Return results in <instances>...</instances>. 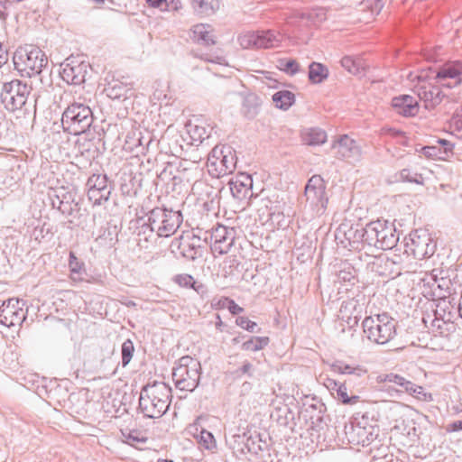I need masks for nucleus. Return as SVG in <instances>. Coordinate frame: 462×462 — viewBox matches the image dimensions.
I'll list each match as a JSON object with an SVG mask.
<instances>
[{
	"label": "nucleus",
	"instance_id": "nucleus-34",
	"mask_svg": "<svg viewBox=\"0 0 462 462\" xmlns=\"http://www.w3.org/2000/svg\"><path fill=\"white\" fill-rule=\"evenodd\" d=\"M190 4L194 11L200 15H209L220 7L218 0H190Z\"/></svg>",
	"mask_w": 462,
	"mask_h": 462
},
{
	"label": "nucleus",
	"instance_id": "nucleus-52",
	"mask_svg": "<svg viewBox=\"0 0 462 462\" xmlns=\"http://www.w3.org/2000/svg\"><path fill=\"white\" fill-rule=\"evenodd\" d=\"M382 132L383 134H388L394 139H396V142L403 146H409V138L406 136L405 132L392 128V127H383L382 129Z\"/></svg>",
	"mask_w": 462,
	"mask_h": 462
},
{
	"label": "nucleus",
	"instance_id": "nucleus-47",
	"mask_svg": "<svg viewBox=\"0 0 462 462\" xmlns=\"http://www.w3.org/2000/svg\"><path fill=\"white\" fill-rule=\"evenodd\" d=\"M43 128L46 133L50 134H59L60 130L64 131V119L56 118V120H52L53 117H43Z\"/></svg>",
	"mask_w": 462,
	"mask_h": 462
},
{
	"label": "nucleus",
	"instance_id": "nucleus-22",
	"mask_svg": "<svg viewBox=\"0 0 462 462\" xmlns=\"http://www.w3.org/2000/svg\"><path fill=\"white\" fill-rule=\"evenodd\" d=\"M436 270H433L427 280L428 285L432 291V294L437 297L440 301L446 302V306H449L450 302L446 300V298L450 294L451 281L447 277L438 278L437 274L434 273Z\"/></svg>",
	"mask_w": 462,
	"mask_h": 462
},
{
	"label": "nucleus",
	"instance_id": "nucleus-11",
	"mask_svg": "<svg viewBox=\"0 0 462 462\" xmlns=\"http://www.w3.org/2000/svg\"><path fill=\"white\" fill-rule=\"evenodd\" d=\"M31 88L20 79H13L3 86L1 102L9 113H14L23 108L26 103Z\"/></svg>",
	"mask_w": 462,
	"mask_h": 462
},
{
	"label": "nucleus",
	"instance_id": "nucleus-59",
	"mask_svg": "<svg viewBox=\"0 0 462 462\" xmlns=\"http://www.w3.org/2000/svg\"><path fill=\"white\" fill-rule=\"evenodd\" d=\"M437 143L442 146L441 152L444 154L446 160L448 157H449V155L453 154L454 144L451 142L446 139L439 138Z\"/></svg>",
	"mask_w": 462,
	"mask_h": 462
},
{
	"label": "nucleus",
	"instance_id": "nucleus-41",
	"mask_svg": "<svg viewBox=\"0 0 462 462\" xmlns=\"http://www.w3.org/2000/svg\"><path fill=\"white\" fill-rule=\"evenodd\" d=\"M87 187L88 189H97V190L106 189L109 192L112 190L106 174L91 175L87 181Z\"/></svg>",
	"mask_w": 462,
	"mask_h": 462
},
{
	"label": "nucleus",
	"instance_id": "nucleus-61",
	"mask_svg": "<svg viewBox=\"0 0 462 462\" xmlns=\"http://www.w3.org/2000/svg\"><path fill=\"white\" fill-rule=\"evenodd\" d=\"M230 299L228 297H220L218 299L214 298L211 301V307L215 310H223L227 308Z\"/></svg>",
	"mask_w": 462,
	"mask_h": 462
},
{
	"label": "nucleus",
	"instance_id": "nucleus-49",
	"mask_svg": "<svg viewBox=\"0 0 462 462\" xmlns=\"http://www.w3.org/2000/svg\"><path fill=\"white\" fill-rule=\"evenodd\" d=\"M376 380L379 383H393L394 385L400 386L402 389L407 381V379H405L403 376L393 373L380 374L377 376Z\"/></svg>",
	"mask_w": 462,
	"mask_h": 462
},
{
	"label": "nucleus",
	"instance_id": "nucleus-18",
	"mask_svg": "<svg viewBox=\"0 0 462 462\" xmlns=\"http://www.w3.org/2000/svg\"><path fill=\"white\" fill-rule=\"evenodd\" d=\"M211 250L220 255L227 254L236 239V229L217 224L211 230Z\"/></svg>",
	"mask_w": 462,
	"mask_h": 462
},
{
	"label": "nucleus",
	"instance_id": "nucleus-25",
	"mask_svg": "<svg viewBox=\"0 0 462 462\" xmlns=\"http://www.w3.org/2000/svg\"><path fill=\"white\" fill-rule=\"evenodd\" d=\"M61 119H64V132L73 135H79L87 132L94 117H61Z\"/></svg>",
	"mask_w": 462,
	"mask_h": 462
},
{
	"label": "nucleus",
	"instance_id": "nucleus-33",
	"mask_svg": "<svg viewBox=\"0 0 462 462\" xmlns=\"http://www.w3.org/2000/svg\"><path fill=\"white\" fill-rule=\"evenodd\" d=\"M52 208H57L62 215L69 212L70 207H76V201L72 199L70 193L62 192L60 195L55 194L51 198Z\"/></svg>",
	"mask_w": 462,
	"mask_h": 462
},
{
	"label": "nucleus",
	"instance_id": "nucleus-35",
	"mask_svg": "<svg viewBox=\"0 0 462 462\" xmlns=\"http://www.w3.org/2000/svg\"><path fill=\"white\" fill-rule=\"evenodd\" d=\"M329 70L328 67L319 62H312L309 66V80L312 84H320L328 79Z\"/></svg>",
	"mask_w": 462,
	"mask_h": 462
},
{
	"label": "nucleus",
	"instance_id": "nucleus-31",
	"mask_svg": "<svg viewBox=\"0 0 462 462\" xmlns=\"http://www.w3.org/2000/svg\"><path fill=\"white\" fill-rule=\"evenodd\" d=\"M249 436L245 432L232 435L230 438L226 439V444L229 448L233 450L236 456L245 455L250 450L248 445Z\"/></svg>",
	"mask_w": 462,
	"mask_h": 462
},
{
	"label": "nucleus",
	"instance_id": "nucleus-21",
	"mask_svg": "<svg viewBox=\"0 0 462 462\" xmlns=\"http://www.w3.org/2000/svg\"><path fill=\"white\" fill-rule=\"evenodd\" d=\"M228 184L231 194L235 199L244 200L253 197V179L250 174L240 172L232 178Z\"/></svg>",
	"mask_w": 462,
	"mask_h": 462
},
{
	"label": "nucleus",
	"instance_id": "nucleus-60",
	"mask_svg": "<svg viewBox=\"0 0 462 462\" xmlns=\"http://www.w3.org/2000/svg\"><path fill=\"white\" fill-rule=\"evenodd\" d=\"M412 396L415 397L416 399H418L419 401H422V402H429L433 401L432 394L430 393L426 392L425 389L420 385Z\"/></svg>",
	"mask_w": 462,
	"mask_h": 462
},
{
	"label": "nucleus",
	"instance_id": "nucleus-58",
	"mask_svg": "<svg viewBox=\"0 0 462 462\" xmlns=\"http://www.w3.org/2000/svg\"><path fill=\"white\" fill-rule=\"evenodd\" d=\"M126 439L129 443H145L147 441V437L138 430H131L126 436Z\"/></svg>",
	"mask_w": 462,
	"mask_h": 462
},
{
	"label": "nucleus",
	"instance_id": "nucleus-43",
	"mask_svg": "<svg viewBox=\"0 0 462 462\" xmlns=\"http://www.w3.org/2000/svg\"><path fill=\"white\" fill-rule=\"evenodd\" d=\"M178 163L180 164V162H177V160L166 163L163 170L158 174V178L161 180V181L166 184H170L174 175L180 172V167L178 166Z\"/></svg>",
	"mask_w": 462,
	"mask_h": 462
},
{
	"label": "nucleus",
	"instance_id": "nucleus-10",
	"mask_svg": "<svg viewBox=\"0 0 462 462\" xmlns=\"http://www.w3.org/2000/svg\"><path fill=\"white\" fill-rule=\"evenodd\" d=\"M437 244L426 230H415L405 238L403 255L421 260L432 256Z\"/></svg>",
	"mask_w": 462,
	"mask_h": 462
},
{
	"label": "nucleus",
	"instance_id": "nucleus-20",
	"mask_svg": "<svg viewBox=\"0 0 462 462\" xmlns=\"http://www.w3.org/2000/svg\"><path fill=\"white\" fill-rule=\"evenodd\" d=\"M130 228L134 229L139 246L148 248L150 245L156 242L158 236L149 217H147V219L141 217L132 220Z\"/></svg>",
	"mask_w": 462,
	"mask_h": 462
},
{
	"label": "nucleus",
	"instance_id": "nucleus-36",
	"mask_svg": "<svg viewBox=\"0 0 462 462\" xmlns=\"http://www.w3.org/2000/svg\"><path fill=\"white\" fill-rule=\"evenodd\" d=\"M185 127L187 133L193 141L202 142L209 136V133L207 128L199 123V118H197L195 123L191 120L187 121L185 123Z\"/></svg>",
	"mask_w": 462,
	"mask_h": 462
},
{
	"label": "nucleus",
	"instance_id": "nucleus-46",
	"mask_svg": "<svg viewBox=\"0 0 462 462\" xmlns=\"http://www.w3.org/2000/svg\"><path fill=\"white\" fill-rule=\"evenodd\" d=\"M111 192L106 189H88V198L94 206H99L109 199Z\"/></svg>",
	"mask_w": 462,
	"mask_h": 462
},
{
	"label": "nucleus",
	"instance_id": "nucleus-32",
	"mask_svg": "<svg viewBox=\"0 0 462 462\" xmlns=\"http://www.w3.org/2000/svg\"><path fill=\"white\" fill-rule=\"evenodd\" d=\"M140 188V180H136L133 172L123 171L120 176V189L124 195L135 196Z\"/></svg>",
	"mask_w": 462,
	"mask_h": 462
},
{
	"label": "nucleus",
	"instance_id": "nucleus-24",
	"mask_svg": "<svg viewBox=\"0 0 462 462\" xmlns=\"http://www.w3.org/2000/svg\"><path fill=\"white\" fill-rule=\"evenodd\" d=\"M393 111L397 114H409L414 116L419 112V104L415 97L401 95L392 100Z\"/></svg>",
	"mask_w": 462,
	"mask_h": 462
},
{
	"label": "nucleus",
	"instance_id": "nucleus-6",
	"mask_svg": "<svg viewBox=\"0 0 462 462\" xmlns=\"http://www.w3.org/2000/svg\"><path fill=\"white\" fill-rule=\"evenodd\" d=\"M399 240L396 227L388 220L372 221L366 225V244L382 250L393 249Z\"/></svg>",
	"mask_w": 462,
	"mask_h": 462
},
{
	"label": "nucleus",
	"instance_id": "nucleus-30",
	"mask_svg": "<svg viewBox=\"0 0 462 462\" xmlns=\"http://www.w3.org/2000/svg\"><path fill=\"white\" fill-rule=\"evenodd\" d=\"M440 88L443 87L439 86L436 82L435 85L428 84L421 88V91L419 93V96L425 101L427 106H435L440 103L443 97Z\"/></svg>",
	"mask_w": 462,
	"mask_h": 462
},
{
	"label": "nucleus",
	"instance_id": "nucleus-57",
	"mask_svg": "<svg viewBox=\"0 0 462 462\" xmlns=\"http://www.w3.org/2000/svg\"><path fill=\"white\" fill-rule=\"evenodd\" d=\"M236 324L249 332H254V328L257 327V324L247 317H237Z\"/></svg>",
	"mask_w": 462,
	"mask_h": 462
},
{
	"label": "nucleus",
	"instance_id": "nucleus-16",
	"mask_svg": "<svg viewBox=\"0 0 462 462\" xmlns=\"http://www.w3.org/2000/svg\"><path fill=\"white\" fill-rule=\"evenodd\" d=\"M88 64L79 56H70L60 64V76L69 85H80L85 81Z\"/></svg>",
	"mask_w": 462,
	"mask_h": 462
},
{
	"label": "nucleus",
	"instance_id": "nucleus-5",
	"mask_svg": "<svg viewBox=\"0 0 462 462\" xmlns=\"http://www.w3.org/2000/svg\"><path fill=\"white\" fill-rule=\"evenodd\" d=\"M237 158L236 151L229 144H217L208 153L207 168L213 178L233 173L236 170Z\"/></svg>",
	"mask_w": 462,
	"mask_h": 462
},
{
	"label": "nucleus",
	"instance_id": "nucleus-45",
	"mask_svg": "<svg viewBox=\"0 0 462 462\" xmlns=\"http://www.w3.org/2000/svg\"><path fill=\"white\" fill-rule=\"evenodd\" d=\"M89 116L92 111L84 102H73L65 109L63 116Z\"/></svg>",
	"mask_w": 462,
	"mask_h": 462
},
{
	"label": "nucleus",
	"instance_id": "nucleus-29",
	"mask_svg": "<svg viewBox=\"0 0 462 462\" xmlns=\"http://www.w3.org/2000/svg\"><path fill=\"white\" fill-rule=\"evenodd\" d=\"M191 192L199 200L203 201L205 205H208L209 201L213 202L215 189L213 186L205 180H196L192 184Z\"/></svg>",
	"mask_w": 462,
	"mask_h": 462
},
{
	"label": "nucleus",
	"instance_id": "nucleus-51",
	"mask_svg": "<svg viewBox=\"0 0 462 462\" xmlns=\"http://www.w3.org/2000/svg\"><path fill=\"white\" fill-rule=\"evenodd\" d=\"M134 352V346L131 339H126L121 347L122 365L125 367L131 361Z\"/></svg>",
	"mask_w": 462,
	"mask_h": 462
},
{
	"label": "nucleus",
	"instance_id": "nucleus-64",
	"mask_svg": "<svg viewBox=\"0 0 462 462\" xmlns=\"http://www.w3.org/2000/svg\"><path fill=\"white\" fill-rule=\"evenodd\" d=\"M172 0H146L147 4L154 8H159L162 11L167 10L170 2Z\"/></svg>",
	"mask_w": 462,
	"mask_h": 462
},
{
	"label": "nucleus",
	"instance_id": "nucleus-56",
	"mask_svg": "<svg viewBox=\"0 0 462 462\" xmlns=\"http://www.w3.org/2000/svg\"><path fill=\"white\" fill-rule=\"evenodd\" d=\"M342 66L352 74H358L360 72L359 67L356 65V60L349 56L344 57L341 60Z\"/></svg>",
	"mask_w": 462,
	"mask_h": 462
},
{
	"label": "nucleus",
	"instance_id": "nucleus-1",
	"mask_svg": "<svg viewBox=\"0 0 462 462\" xmlns=\"http://www.w3.org/2000/svg\"><path fill=\"white\" fill-rule=\"evenodd\" d=\"M171 388L163 382H153L144 385L140 393L139 410L144 417L161 418L169 409Z\"/></svg>",
	"mask_w": 462,
	"mask_h": 462
},
{
	"label": "nucleus",
	"instance_id": "nucleus-40",
	"mask_svg": "<svg viewBox=\"0 0 462 462\" xmlns=\"http://www.w3.org/2000/svg\"><path fill=\"white\" fill-rule=\"evenodd\" d=\"M270 338L268 337H252L242 344L241 348L244 351L256 352L268 346Z\"/></svg>",
	"mask_w": 462,
	"mask_h": 462
},
{
	"label": "nucleus",
	"instance_id": "nucleus-27",
	"mask_svg": "<svg viewBox=\"0 0 462 462\" xmlns=\"http://www.w3.org/2000/svg\"><path fill=\"white\" fill-rule=\"evenodd\" d=\"M301 142L309 146H319L327 142L328 135L325 130L319 127L303 128L300 134Z\"/></svg>",
	"mask_w": 462,
	"mask_h": 462
},
{
	"label": "nucleus",
	"instance_id": "nucleus-54",
	"mask_svg": "<svg viewBox=\"0 0 462 462\" xmlns=\"http://www.w3.org/2000/svg\"><path fill=\"white\" fill-rule=\"evenodd\" d=\"M378 391L380 393L379 397L381 401H384L388 397H395L402 393V390L397 389L393 385H387V383H383Z\"/></svg>",
	"mask_w": 462,
	"mask_h": 462
},
{
	"label": "nucleus",
	"instance_id": "nucleus-53",
	"mask_svg": "<svg viewBox=\"0 0 462 462\" xmlns=\"http://www.w3.org/2000/svg\"><path fill=\"white\" fill-rule=\"evenodd\" d=\"M421 152L428 159L432 160H446L444 154L441 152V148L439 146L431 145V146H424L421 148Z\"/></svg>",
	"mask_w": 462,
	"mask_h": 462
},
{
	"label": "nucleus",
	"instance_id": "nucleus-13",
	"mask_svg": "<svg viewBox=\"0 0 462 462\" xmlns=\"http://www.w3.org/2000/svg\"><path fill=\"white\" fill-rule=\"evenodd\" d=\"M331 149L335 151V158L351 163L361 162L363 150L358 143L348 134H338L333 137Z\"/></svg>",
	"mask_w": 462,
	"mask_h": 462
},
{
	"label": "nucleus",
	"instance_id": "nucleus-42",
	"mask_svg": "<svg viewBox=\"0 0 462 462\" xmlns=\"http://www.w3.org/2000/svg\"><path fill=\"white\" fill-rule=\"evenodd\" d=\"M258 49L273 48L278 45L279 39L277 34L271 31L259 32Z\"/></svg>",
	"mask_w": 462,
	"mask_h": 462
},
{
	"label": "nucleus",
	"instance_id": "nucleus-23",
	"mask_svg": "<svg viewBox=\"0 0 462 462\" xmlns=\"http://www.w3.org/2000/svg\"><path fill=\"white\" fill-rule=\"evenodd\" d=\"M360 314V305L355 299H349L342 302L339 309V319L345 321L350 328L357 325Z\"/></svg>",
	"mask_w": 462,
	"mask_h": 462
},
{
	"label": "nucleus",
	"instance_id": "nucleus-19",
	"mask_svg": "<svg viewBox=\"0 0 462 462\" xmlns=\"http://www.w3.org/2000/svg\"><path fill=\"white\" fill-rule=\"evenodd\" d=\"M436 83L443 88H455L462 82V62L455 61L444 64L438 71Z\"/></svg>",
	"mask_w": 462,
	"mask_h": 462
},
{
	"label": "nucleus",
	"instance_id": "nucleus-62",
	"mask_svg": "<svg viewBox=\"0 0 462 462\" xmlns=\"http://www.w3.org/2000/svg\"><path fill=\"white\" fill-rule=\"evenodd\" d=\"M300 66L299 63L294 60H288L283 64L282 69L287 73L291 75L297 73L299 71Z\"/></svg>",
	"mask_w": 462,
	"mask_h": 462
},
{
	"label": "nucleus",
	"instance_id": "nucleus-15",
	"mask_svg": "<svg viewBox=\"0 0 462 462\" xmlns=\"http://www.w3.org/2000/svg\"><path fill=\"white\" fill-rule=\"evenodd\" d=\"M448 306L446 302H439L434 310V318L430 320V328L435 336L449 337L457 330V325L453 321L454 314L447 311Z\"/></svg>",
	"mask_w": 462,
	"mask_h": 462
},
{
	"label": "nucleus",
	"instance_id": "nucleus-63",
	"mask_svg": "<svg viewBox=\"0 0 462 462\" xmlns=\"http://www.w3.org/2000/svg\"><path fill=\"white\" fill-rule=\"evenodd\" d=\"M252 371H253V365L249 361H245V362H244L243 365L236 371V374L237 376H242V375L246 374L249 377H251L253 375Z\"/></svg>",
	"mask_w": 462,
	"mask_h": 462
},
{
	"label": "nucleus",
	"instance_id": "nucleus-37",
	"mask_svg": "<svg viewBox=\"0 0 462 462\" xmlns=\"http://www.w3.org/2000/svg\"><path fill=\"white\" fill-rule=\"evenodd\" d=\"M337 277L340 282L355 284L357 282V274L355 267L349 263H342L337 271Z\"/></svg>",
	"mask_w": 462,
	"mask_h": 462
},
{
	"label": "nucleus",
	"instance_id": "nucleus-4",
	"mask_svg": "<svg viewBox=\"0 0 462 462\" xmlns=\"http://www.w3.org/2000/svg\"><path fill=\"white\" fill-rule=\"evenodd\" d=\"M201 365L199 360L185 356L179 359L172 371V379L177 389L180 391H194L200 380Z\"/></svg>",
	"mask_w": 462,
	"mask_h": 462
},
{
	"label": "nucleus",
	"instance_id": "nucleus-8",
	"mask_svg": "<svg viewBox=\"0 0 462 462\" xmlns=\"http://www.w3.org/2000/svg\"><path fill=\"white\" fill-rule=\"evenodd\" d=\"M207 238V236L202 238L194 230H187L183 231L179 237L174 238L170 247L173 254H178L188 261H194L202 256Z\"/></svg>",
	"mask_w": 462,
	"mask_h": 462
},
{
	"label": "nucleus",
	"instance_id": "nucleus-3",
	"mask_svg": "<svg viewBox=\"0 0 462 462\" xmlns=\"http://www.w3.org/2000/svg\"><path fill=\"white\" fill-rule=\"evenodd\" d=\"M396 326V321L387 313L365 317L362 322L365 337L379 345H384L394 338Z\"/></svg>",
	"mask_w": 462,
	"mask_h": 462
},
{
	"label": "nucleus",
	"instance_id": "nucleus-17",
	"mask_svg": "<svg viewBox=\"0 0 462 462\" xmlns=\"http://www.w3.org/2000/svg\"><path fill=\"white\" fill-rule=\"evenodd\" d=\"M306 200L318 212H323L328 205L326 183L320 175H313L307 182L304 191Z\"/></svg>",
	"mask_w": 462,
	"mask_h": 462
},
{
	"label": "nucleus",
	"instance_id": "nucleus-50",
	"mask_svg": "<svg viewBox=\"0 0 462 462\" xmlns=\"http://www.w3.org/2000/svg\"><path fill=\"white\" fill-rule=\"evenodd\" d=\"M399 180L402 181L422 184L423 177L420 173L411 171L409 168H404L399 172Z\"/></svg>",
	"mask_w": 462,
	"mask_h": 462
},
{
	"label": "nucleus",
	"instance_id": "nucleus-38",
	"mask_svg": "<svg viewBox=\"0 0 462 462\" xmlns=\"http://www.w3.org/2000/svg\"><path fill=\"white\" fill-rule=\"evenodd\" d=\"M69 268L70 271V279L73 282H81L82 273L85 272L84 263L79 260L73 252H69Z\"/></svg>",
	"mask_w": 462,
	"mask_h": 462
},
{
	"label": "nucleus",
	"instance_id": "nucleus-44",
	"mask_svg": "<svg viewBox=\"0 0 462 462\" xmlns=\"http://www.w3.org/2000/svg\"><path fill=\"white\" fill-rule=\"evenodd\" d=\"M258 40L259 32H246L242 33L238 38L239 44L244 49H258Z\"/></svg>",
	"mask_w": 462,
	"mask_h": 462
},
{
	"label": "nucleus",
	"instance_id": "nucleus-14",
	"mask_svg": "<svg viewBox=\"0 0 462 462\" xmlns=\"http://www.w3.org/2000/svg\"><path fill=\"white\" fill-rule=\"evenodd\" d=\"M27 302L20 299H9L0 306V322L6 327L20 326L26 319Z\"/></svg>",
	"mask_w": 462,
	"mask_h": 462
},
{
	"label": "nucleus",
	"instance_id": "nucleus-9",
	"mask_svg": "<svg viewBox=\"0 0 462 462\" xmlns=\"http://www.w3.org/2000/svg\"><path fill=\"white\" fill-rule=\"evenodd\" d=\"M146 217H149L152 223L158 237H170L175 234L183 221L180 211L158 207L150 210Z\"/></svg>",
	"mask_w": 462,
	"mask_h": 462
},
{
	"label": "nucleus",
	"instance_id": "nucleus-7",
	"mask_svg": "<svg viewBox=\"0 0 462 462\" xmlns=\"http://www.w3.org/2000/svg\"><path fill=\"white\" fill-rule=\"evenodd\" d=\"M379 426L369 422V417L359 413L345 426L347 441L352 445L363 447L370 445L378 436Z\"/></svg>",
	"mask_w": 462,
	"mask_h": 462
},
{
	"label": "nucleus",
	"instance_id": "nucleus-39",
	"mask_svg": "<svg viewBox=\"0 0 462 462\" xmlns=\"http://www.w3.org/2000/svg\"><path fill=\"white\" fill-rule=\"evenodd\" d=\"M273 101L276 107L286 110L294 103L295 96L291 91L282 90L273 95Z\"/></svg>",
	"mask_w": 462,
	"mask_h": 462
},
{
	"label": "nucleus",
	"instance_id": "nucleus-55",
	"mask_svg": "<svg viewBox=\"0 0 462 462\" xmlns=\"http://www.w3.org/2000/svg\"><path fill=\"white\" fill-rule=\"evenodd\" d=\"M172 281L183 288H191L195 282L193 276L188 273L177 274L173 277Z\"/></svg>",
	"mask_w": 462,
	"mask_h": 462
},
{
	"label": "nucleus",
	"instance_id": "nucleus-26",
	"mask_svg": "<svg viewBox=\"0 0 462 462\" xmlns=\"http://www.w3.org/2000/svg\"><path fill=\"white\" fill-rule=\"evenodd\" d=\"M191 39L194 42L209 46L217 42V37L214 30L209 24L199 23L191 29Z\"/></svg>",
	"mask_w": 462,
	"mask_h": 462
},
{
	"label": "nucleus",
	"instance_id": "nucleus-12",
	"mask_svg": "<svg viewBox=\"0 0 462 462\" xmlns=\"http://www.w3.org/2000/svg\"><path fill=\"white\" fill-rule=\"evenodd\" d=\"M331 369L335 373L348 375V379L337 388V398L344 404H356L359 397L356 395L349 397L346 384L347 383H351L355 378L365 379L367 370L361 365H352L343 361L334 362L331 365Z\"/></svg>",
	"mask_w": 462,
	"mask_h": 462
},
{
	"label": "nucleus",
	"instance_id": "nucleus-2",
	"mask_svg": "<svg viewBox=\"0 0 462 462\" xmlns=\"http://www.w3.org/2000/svg\"><path fill=\"white\" fill-rule=\"evenodd\" d=\"M13 61L15 69L29 78L39 75L48 64L46 54L35 45L20 46L14 53Z\"/></svg>",
	"mask_w": 462,
	"mask_h": 462
},
{
	"label": "nucleus",
	"instance_id": "nucleus-28",
	"mask_svg": "<svg viewBox=\"0 0 462 462\" xmlns=\"http://www.w3.org/2000/svg\"><path fill=\"white\" fill-rule=\"evenodd\" d=\"M345 227H346V226L339 227L336 236L337 238H338V236L343 233L345 238L349 242L351 246L359 243L366 244V226L365 227H360L359 225H352L347 229H345Z\"/></svg>",
	"mask_w": 462,
	"mask_h": 462
},
{
	"label": "nucleus",
	"instance_id": "nucleus-48",
	"mask_svg": "<svg viewBox=\"0 0 462 462\" xmlns=\"http://www.w3.org/2000/svg\"><path fill=\"white\" fill-rule=\"evenodd\" d=\"M404 263L403 256L394 254L392 257L378 256L372 262L373 266L381 267L383 265L388 267L391 264L402 265Z\"/></svg>",
	"mask_w": 462,
	"mask_h": 462
}]
</instances>
